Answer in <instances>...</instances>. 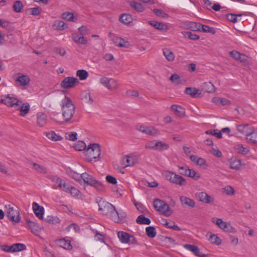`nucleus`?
Segmentation results:
<instances>
[{"label":"nucleus","mask_w":257,"mask_h":257,"mask_svg":"<svg viewBox=\"0 0 257 257\" xmlns=\"http://www.w3.org/2000/svg\"><path fill=\"white\" fill-rule=\"evenodd\" d=\"M1 102L9 107H14L16 110H19V115L23 117L25 116L30 111V106L28 102L24 103L21 100L15 97H10L9 95L1 99Z\"/></svg>","instance_id":"obj_1"},{"label":"nucleus","mask_w":257,"mask_h":257,"mask_svg":"<svg viewBox=\"0 0 257 257\" xmlns=\"http://www.w3.org/2000/svg\"><path fill=\"white\" fill-rule=\"evenodd\" d=\"M63 118L66 123H71L75 113L76 106L70 97L65 95L61 101Z\"/></svg>","instance_id":"obj_2"},{"label":"nucleus","mask_w":257,"mask_h":257,"mask_svg":"<svg viewBox=\"0 0 257 257\" xmlns=\"http://www.w3.org/2000/svg\"><path fill=\"white\" fill-rule=\"evenodd\" d=\"M84 154L88 162H92L93 159L96 160V161H99V156L101 154L99 144L94 143L89 145L87 149L84 151Z\"/></svg>","instance_id":"obj_3"},{"label":"nucleus","mask_w":257,"mask_h":257,"mask_svg":"<svg viewBox=\"0 0 257 257\" xmlns=\"http://www.w3.org/2000/svg\"><path fill=\"white\" fill-rule=\"evenodd\" d=\"M97 202L99 206V210L104 215H106L112 220V216L114 213L115 207L108 202L103 200L101 198L97 199Z\"/></svg>","instance_id":"obj_4"},{"label":"nucleus","mask_w":257,"mask_h":257,"mask_svg":"<svg viewBox=\"0 0 257 257\" xmlns=\"http://www.w3.org/2000/svg\"><path fill=\"white\" fill-rule=\"evenodd\" d=\"M163 175L166 180L176 185L185 186L187 184V181L184 177L173 172L165 171L163 173Z\"/></svg>","instance_id":"obj_5"},{"label":"nucleus","mask_w":257,"mask_h":257,"mask_svg":"<svg viewBox=\"0 0 257 257\" xmlns=\"http://www.w3.org/2000/svg\"><path fill=\"white\" fill-rule=\"evenodd\" d=\"M153 204L155 209L162 214L166 216H169L172 214V211L170 209L168 204L164 201L159 199H155Z\"/></svg>","instance_id":"obj_6"},{"label":"nucleus","mask_w":257,"mask_h":257,"mask_svg":"<svg viewBox=\"0 0 257 257\" xmlns=\"http://www.w3.org/2000/svg\"><path fill=\"white\" fill-rule=\"evenodd\" d=\"M212 220L214 223L216 224L220 229L223 230L224 231L232 233L236 232L235 228L231 225L230 223H227L223 221L220 218H213Z\"/></svg>","instance_id":"obj_7"},{"label":"nucleus","mask_w":257,"mask_h":257,"mask_svg":"<svg viewBox=\"0 0 257 257\" xmlns=\"http://www.w3.org/2000/svg\"><path fill=\"white\" fill-rule=\"evenodd\" d=\"M5 207L8 208L7 217L8 218L15 223L19 222L21 217L19 211L14 209V208L11 205H6Z\"/></svg>","instance_id":"obj_8"},{"label":"nucleus","mask_w":257,"mask_h":257,"mask_svg":"<svg viewBox=\"0 0 257 257\" xmlns=\"http://www.w3.org/2000/svg\"><path fill=\"white\" fill-rule=\"evenodd\" d=\"M77 78L73 77H65L61 82V87L64 89H69L74 87L79 83Z\"/></svg>","instance_id":"obj_9"},{"label":"nucleus","mask_w":257,"mask_h":257,"mask_svg":"<svg viewBox=\"0 0 257 257\" xmlns=\"http://www.w3.org/2000/svg\"><path fill=\"white\" fill-rule=\"evenodd\" d=\"M100 83L109 90H114L118 87L116 81L112 78L102 77L100 80Z\"/></svg>","instance_id":"obj_10"},{"label":"nucleus","mask_w":257,"mask_h":257,"mask_svg":"<svg viewBox=\"0 0 257 257\" xmlns=\"http://www.w3.org/2000/svg\"><path fill=\"white\" fill-rule=\"evenodd\" d=\"M139 131L144 134H146L151 136H156L160 134L158 130L153 126H147L145 125H141Z\"/></svg>","instance_id":"obj_11"},{"label":"nucleus","mask_w":257,"mask_h":257,"mask_svg":"<svg viewBox=\"0 0 257 257\" xmlns=\"http://www.w3.org/2000/svg\"><path fill=\"white\" fill-rule=\"evenodd\" d=\"M145 147L146 148H150L159 151H163L168 150L169 146L168 144L162 141H158L155 143L154 146H150L146 145Z\"/></svg>","instance_id":"obj_12"},{"label":"nucleus","mask_w":257,"mask_h":257,"mask_svg":"<svg viewBox=\"0 0 257 257\" xmlns=\"http://www.w3.org/2000/svg\"><path fill=\"white\" fill-rule=\"evenodd\" d=\"M254 128L248 124H240L237 126V131L242 134L245 135L248 137Z\"/></svg>","instance_id":"obj_13"},{"label":"nucleus","mask_w":257,"mask_h":257,"mask_svg":"<svg viewBox=\"0 0 257 257\" xmlns=\"http://www.w3.org/2000/svg\"><path fill=\"white\" fill-rule=\"evenodd\" d=\"M184 247L186 249L192 251L196 256L198 257H208L207 254L201 252L199 248L196 245L186 244L184 245Z\"/></svg>","instance_id":"obj_14"},{"label":"nucleus","mask_w":257,"mask_h":257,"mask_svg":"<svg viewBox=\"0 0 257 257\" xmlns=\"http://www.w3.org/2000/svg\"><path fill=\"white\" fill-rule=\"evenodd\" d=\"M32 206L33 211L36 216L39 219L42 220L43 219V215L44 214V209L43 207L39 205L36 202H33Z\"/></svg>","instance_id":"obj_15"},{"label":"nucleus","mask_w":257,"mask_h":257,"mask_svg":"<svg viewBox=\"0 0 257 257\" xmlns=\"http://www.w3.org/2000/svg\"><path fill=\"white\" fill-rule=\"evenodd\" d=\"M149 23L156 29L162 31L164 32H166L169 30L167 25L163 23L158 22L155 21H151L149 22Z\"/></svg>","instance_id":"obj_16"},{"label":"nucleus","mask_w":257,"mask_h":257,"mask_svg":"<svg viewBox=\"0 0 257 257\" xmlns=\"http://www.w3.org/2000/svg\"><path fill=\"white\" fill-rule=\"evenodd\" d=\"M47 122V115L42 112H39L37 114V124L40 127H43Z\"/></svg>","instance_id":"obj_17"},{"label":"nucleus","mask_w":257,"mask_h":257,"mask_svg":"<svg viewBox=\"0 0 257 257\" xmlns=\"http://www.w3.org/2000/svg\"><path fill=\"white\" fill-rule=\"evenodd\" d=\"M126 216L125 212L122 211L118 212L115 209L113 215L112 216V220L116 223H121Z\"/></svg>","instance_id":"obj_18"},{"label":"nucleus","mask_w":257,"mask_h":257,"mask_svg":"<svg viewBox=\"0 0 257 257\" xmlns=\"http://www.w3.org/2000/svg\"><path fill=\"white\" fill-rule=\"evenodd\" d=\"M197 197L200 201L204 203L209 204L213 201V198L205 192L199 193Z\"/></svg>","instance_id":"obj_19"},{"label":"nucleus","mask_w":257,"mask_h":257,"mask_svg":"<svg viewBox=\"0 0 257 257\" xmlns=\"http://www.w3.org/2000/svg\"><path fill=\"white\" fill-rule=\"evenodd\" d=\"M171 108L176 115L180 117H183L185 116V109L180 105L173 104L172 105Z\"/></svg>","instance_id":"obj_20"},{"label":"nucleus","mask_w":257,"mask_h":257,"mask_svg":"<svg viewBox=\"0 0 257 257\" xmlns=\"http://www.w3.org/2000/svg\"><path fill=\"white\" fill-rule=\"evenodd\" d=\"M180 200L182 205L190 207H194L195 206V202L193 199L186 196H180Z\"/></svg>","instance_id":"obj_21"},{"label":"nucleus","mask_w":257,"mask_h":257,"mask_svg":"<svg viewBox=\"0 0 257 257\" xmlns=\"http://www.w3.org/2000/svg\"><path fill=\"white\" fill-rule=\"evenodd\" d=\"M199 90L192 87H187L185 90V93L190 95L193 98H198L202 96L201 93H199Z\"/></svg>","instance_id":"obj_22"},{"label":"nucleus","mask_w":257,"mask_h":257,"mask_svg":"<svg viewBox=\"0 0 257 257\" xmlns=\"http://www.w3.org/2000/svg\"><path fill=\"white\" fill-rule=\"evenodd\" d=\"M81 178L83 180L85 184L90 185L95 179L94 177L86 172L82 173L80 175Z\"/></svg>","instance_id":"obj_23"},{"label":"nucleus","mask_w":257,"mask_h":257,"mask_svg":"<svg viewBox=\"0 0 257 257\" xmlns=\"http://www.w3.org/2000/svg\"><path fill=\"white\" fill-rule=\"evenodd\" d=\"M117 236L120 241L123 243H128L130 234L122 231H119L117 232Z\"/></svg>","instance_id":"obj_24"},{"label":"nucleus","mask_w":257,"mask_h":257,"mask_svg":"<svg viewBox=\"0 0 257 257\" xmlns=\"http://www.w3.org/2000/svg\"><path fill=\"white\" fill-rule=\"evenodd\" d=\"M90 186L93 187L98 192H103L105 189V186L102 182L96 179L94 180Z\"/></svg>","instance_id":"obj_25"},{"label":"nucleus","mask_w":257,"mask_h":257,"mask_svg":"<svg viewBox=\"0 0 257 257\" xmlns=\"http://www.w3.org/2000/svg\"><path fill=\"white\" fill-rule=\"evenodd\" d=\"M202 90L207 93H213L215 92V87L210 82H204L202 85Z\"/></svg>","instance_id":"obj_26"},{"label":"nucleus","mask_w":257,"mask_h":257,"mask_svg":"<svg viewBox=\"0 0 257 257\" xmlns=\"http://www.w3.org/2000/svg\"><path fill=\"white\" fill-rule=\"evenodd\" d=\"M59 245L66 249H71L72 248V246L71 244V242L69 240H66L65 238H62L58 240Z\"/></svg>","instance_id":"obj_27"},{"label":"nucleus","mask_w":257,"mask_h":257,"mask_svg":"<svg viewBox=\"0 0 257 257\" xmlns=\"http://www.w3.org/2000/svg\"><path fill=\"white\" fill-rule=\"evenodd\" d=\"M119 20L122 23L125 25H129L133 21V18L131 15L127 14H122Z\"/></svg>","instance_id":"obj_28"},{"label":"nucleus","mask_w":257,"mask_h":257,"mask_svg":"<svg viewBox=\"0 0 257 257\" xmlns=\"http://www.w3.org/2000/svg\"><path fill=\"white\" fill-rule=\"evenodd\" d=\"M241 166V161L236 158H232L230 161V167L232 169L239 170Z\"/></svg>","instance_id":"obj_29"},{"label":"nucleus","mask_w":257,"mask_h":257,"mask_svg":"<svg viewBox=\"0 0 257 257\" xmlns=\"http://www.w3.org/2000/svg\"><path fill=\"white\" fill-rule=\"evenodd\" d=\"M48 178L55 184L53 187L54 189H57L58 187L61 186V182L62 179L59 177L54 175H50L48 176Z\"/></svg>","instance_id":"obj_30"},{"label":"nucleus","mask_w":257,"mask_h":257,"mask_svg":"<svg viewBox=\"0 0 257 257\" xmlns=\"http://www.w3.org/2000/svg\"><path fill=\"white\" fill-rule=\"evenodd\" d=\"M46 136L49 139L53 141H61L63 139L61 136L57 135L54 131L46 133Z\"/></svg>","instance_id":"obj_31"},{"label":"nucleus","mask_w":257,"mask_h":257,"mask_svg":"<svg viewBox=\"0 0 257 257\" xmlns=\"http://www.w3.org/2000/svg\"><path fill=\"white\" fill-rule=\"evenodd\" d=\"M136 222L139 224L149 225L151 223V220L149 218L146 217L144 215H141L137 218Z\"/></svg>","instance_id":"obj_32"},{"label":"nucleus","mask_w":257,"mask_h":257,"mask_svg":"<svg viewBox=\"0 0 257 257\" xmlns=\"http://www.w3.org/2000/svg\"><path fill=\"white\" fill-rule=\"evenodd\" d=\"M53 26L57 30H63L67 27L63 21L59 20L55 21Z\"/></svg>","instance_id":"obj_33"},{"label":"nucleus","mask_w":257,"mask_h":257,"mask_svg":"<svg viewBox=\"0 0 257 257\" xmlns=\"http://www.w3.org/2000/svg\"><path fill=\"white\" fill-rule=\"evenodd\" d=\"M163 54L168 61H172L174 60V55L170 49L167 48L164 49Z\"/></svg>","instance_id":"obj_34"},{"label":"nucleus","mask_w":257,"mask_h":257,"mask_svg":"<svg viewBox=\"0 0 257 257\" xmlns=\"http://www.w3.org/2000/svg\"><path fill=\"white\" fill-rule=\"evenodd\" d=\"M246 139L248 143L257 145V132L252 131L251 134L246 137Z\"/></svg>","instance_id":"obj_35"},{"label":"nucleus","mask_w":257,"mask_h":257,"mask_svg":"<svg viewBox=\"0 0 257 257\" xmlns=\"http://www.w3.org/2000/svg\"><path fill=\"white\" fill-rule=\"evenodd\" d=\"M130 6L138 12H142L144 10V7L142 4L135 1L130 3Z\"/></svg>","instance_id":"obj_36"},{"label":"nucleus","mask_w":257,"mask_h":257,"mask_svg":"<svg viewBox=\"0 0 257 257\" xmlns=\"http://www.w3.org/2000/svg\"><path fill=\"white\" fill-rule=\"evenodd\" d=\"M30 80L29 77L27 75H22L17 79V81L23 86L27 85L29 83Z\"/></svg>","instance_id":"obj_37"},{"label":"nucleus","mask_w":257,"mask_h":257,"mask_svg":"<svg viewBox=\"0 0 257 257\" xmlns=\"http://www.w3.org/2000/svg\"><path fill=\"white\" fill-rule=\"evenodd\" d=\"M201 25L200 23L191 22L189 23L188 27L191 31H200Z\"/></svg>","instance_id":"obj_38"},{"label":"nucleus","mask_w":257,"mask_h":257,"mask_svg":"<svg viewBox=\"0 0 257 257\" xmlns=\"http://www.w3.org/2000/svg\"><path fill=\"white\" fill-rule=\"evenodd\" d=\"M76 75L81 80H84L88 77V73L87 71L83 69L78 70L76 72Z\"/></svg>","instance_id":"obj_39"},{"label":"nucleus","mask_w":257,"mask_h":257,"mask_svg":"<svg viewBox=\"0 0 257 257\" xmlns=\"http://www.w3.org/2000/svg\"><path fill=\"white\" fill-rule=\"evenodd\" d=\"M208 240L212 244L220 245L221 243V239L215 234H211Z\"/></svg>","instance_id":"obj_40"},{"label":"nucleus","mask_w":257,"mask_h":257,"mask_svg":"<svg viewBox=\"0 0 257 257\" xmlns=\"http://www.w3.org/2000/svg\"><path fill=\"white\" fill-rule=\"evenodd\" d=\"M234 149L238 153L241 154L243 155L247 154L249 150L247 148L243 147L241 145H237L234 147Z\"/></svg>","instance_id":"obj_41"},{"label":"nucleus","mask_w":257,"mask_h":257,"mask_svg":"<svg viewBox=\"0 0 257 257\" xmlns=\"http://www.w3.org/2000/svg\"><path fill=\"white\" fill-rule=\"evenodd\" d=\"M146 232L148 237L154 238L156 235V229L153 226H148L146 229Z\"/></svg>","instance_id":"obj_42"},{"label":"nucleus","mask_w":257,"mask_h":257,"mask_svg":"<svg viewBox=\"0 0 257 257\" xmlns=\"http://www.w3.org/2000/svg\"><path fill=\"white\" fill-rule=\"evenodd\" d=\"M200 32L214 34L216 32V31L212 27H210L207 25H202Z\"/></svg>","instance_id":"obj_43"},{"label":"nucleus","mask_w":257,"mask_h":257,"mask_svg":"<svg viewBox=\"0 0 257 257\" xmlns=\"http://www.w3.org/2000/svg\"><path fill=\"white\" fill-rule=\"evenodd\" d=\"M23 5L20 1H16L13 5V10L16 13H20L23 8Z\"/></svg>","instance_id":"obj_44"},{"label":"nucleus","mask_w":257,"mask_h":257,"mask_svg":"<svg viewBox=\"0 0 257 257\" xmlns=\"http://www.w3.org/2000/svg\"><path fill=\"white\" fill-rule=\"evenodd\" d=\"M187 171L188 174L186 176L193 178L196 180H197L200 178V174L194 170L189 168V170Z\"/></svg>","instance_id":"obj_45"},{"label":"nucleus","mask_w":257,"mask_h":257,"mask_svg":"<svg viewBox=\"0 0 257 257\" xmlns=\"http://www.w3.org/2000/svg\"><path fill=\"white\" fill-rule=\"evenodd\" d=\"M27 225L33 233L37 232L39 230V226L34 222L30 220H27Z\"/></svg>","instance_id":"obj_46"},{"label":"nucleus","mask_w":257,"mask_h":257,"mask_svg":"<svg viewBox=\"0 0 257 257\" xmlns=\"http://www.w3.org/2000/svg\"><path fill=\"white\" fill-rule=\"evenodd\" d=\"M62 18L68 21L75 22V18L72 13L65 12L62 14Z\"/></svg>","instance_id":"obj_47"},{"label":"nucleus","mask_w":257,"mask_h":257,"mask_svg":"<svg viewBox=\"0 0 257 257\" xmlns=\"http://www.w3.org/2000/svg\"><path fill=\"white\" fill-rule=\"evenodd\" d=\"M33 166L35 170L40 173L46 174L47 172V169L43 166L38 164L36 163H33Z\"/></svg>","instance_id":"obj_48"},{"label":"nucleus","mask_w":257,"mask_h":257,"mask_svg":"<svg viewBox=\"0 0 257 257\" xmlns=\"http://www.w3.org/2000/svg\"><path fill=\"white\" fill-rule=\"evenodd\" d=\"M153 12L158 17H160L162 18H168L169 17L168 14L165 13L162 10L155 9L153 10Z\"/></svg>","instance_id":"obj_49"},{"label":"nucleus","mask_w":257,"mask_h":257,"mask_svg":"<svg viewBox=\"0 0 257 257\" xmlns=\"http://www.w3.org/2000/svg\"><path fill=\"white\" fill-rule=\"evenodd\" d=\"M169 80L173 83L180 84L181 83L180 77L177 74H173L170 77Z\"/></svg>","instance_id":"obj_50"},{"label":"nucleus","mask_w":257,"mask_h":257,"mask_svg":"<svg viewBox=\"0 0 257 257\" xmlns=\"http://www.w3.org/2000/svg\"><path fill=\"white\" fill-rule=\"evenodd\" d=\"M82 99H83L87 103L92 104L93 102V100L91 96L90 93L84 92L83 93Z\"/></svg>","instance_id":"obj_51"},{"label":"nucleus","mask_w":257,"mask_h":257,"mask_svg":"<svg viewBox=\"0 0 257 257\" xmlns=\"http://www.w3.org/2000/svg\"><path fill=\"white\" fill-rule=\"evenodd\" d=\"M108 38L110 39L111 41L113 42V43L116 46H118V44L120 40V37L116 36L114 34L110 32L108 34Z\"/></svg>","instance_id":"obj_52"},{"label":"nucleus","mask_w":257,"mask_h":257,"mask_svg":"<svg viewBox=\"0 0 257 257\" xmlns=\"http://www.w3.org/2000/svg\"><path fill=\"white\" fill-rule=\"evenodd\" d=\"M74 148L76 150L82 151L86 150V145L85 143L83 141H79L77 144H75Z\"/></svg>","instance_id":"obj_53"},{"label":"nucleus","mask_w":257,"mask_h":257,"mask_svg":"<svg viewBox=\"0 0 257 257\" xmlns=\"http://www.w3.org/2000/svg\"><path fill=\"white\" fill-rule=\"evenodd\" d=\"M241 16V15H237L233 14H228L226 15V18L227 20L235 23L237 22V17Z\"/></svg>","instance_id":"obj_54"},{"label":"nucleus","mask_w":257,"mask_h":257,"mask_svg":"<svg viewBox=\"0 0 257 257\" xmlns=\"http://www.w3.org/2000/svg\"><path fill=\"white\" fill-rule=\"evenodd\" d=\"M185 36L193 40H198L200 38L199 35L192 33L191 32H186L185 34Z\"/></svg>","instance_id":"obj_55"},{"label":"nucleus","mask_w":257,"mask_h":257,"mask_svg":"<svg viewBox=\"0 0 257 257\" xmlns=\"http://www.w3.org/2000/svg\"><path fill=\"white\" fill-rule=\"evenodd\" d=\"M61 186L58 187L59 188H61L64 191H65L66 192H68L70 187H71V185L69 184L66 183L64 181L62 180V181L61 182Z\"/></svg>","instance_id":"obj_56"},{"label":"nucleus","mask_w":257,"mask_h":257,"mask_svg":"<svg viewBox=\"0 0 257 257\" xmlns=\"http://www.w3.org/2000/svg\"><path fill=\"white\" fill-rule=\"evenodd\" d=\"M65 137L66 139L74 141L77 140V133L75 132H72L70 134H66Z\"/></svg>","instance_id":"obj_57"},{"label":"nucleus","mask_w":257,"mask_h":257,"mask_svg":"<svg viewBox=\"0 0 257 257\" xmlns=\"http://www.w3.org/2000/svg\"><path fill=\"white\" fill-rule=\"evenodd\" d=\"M179 173L181 175H184L186 176L188 174V170H189V167L187 166H179Z\"/></svg>","instance_id":"obj_58"},{"label":"nucleus","mask_w":257,"mask_h":257,"mask_svg":"<svg viewBox=\"0 0 257 257\" xmlns=\"http://www.w3.org/2000/svg\"><path fill=\"white\" fill-rule=\"evenodd\" d=\"M14 245L16 252L24 250L26 249V246L24 244L17 243H15Z\"/></svg>","instance_id":"obj_59"},{"label":"nucleus","mask_w":257,"mask_h":257,"mask_svg":"<svg viewBox=\"0 0 257 257\" xmlns=\"http://www.w3.org/2000/svg\"><path fill=\"white\" fill-rule=\"evenodd\" d=\"M106 180L109 183L116 184L117 183L116 179L112 176L107 175L105 177Z\"/></svg>","instance_id":"obj_60"},{"label":"nucleus","mask_w":257,"mask_h":257,"mask_svg":"<svg viewBox=\"0 0 257 257\" xmlns=\"http://www.w3.org/2000/svg\"><path fill=\"white\" fill-rule=\"evenodd\" d=\"M211 153L216 157L220 158L222 154L220 150L217 149L212 148L211 150Z\"/></svg>","instance_id":"obj_61"},{"label":"nucleus","mask_w":257,"mask_h":257,"mask_svg":"<svg viewBox=\"0 0 257 257\" xmlns=\"http://www.w3.org/2000/svg\"><path fill=\"white\" fill-rule=\"evenodd\" d=\"M230 56L235 60H237L239 57L240 56L241 53L235 51H231L229 52Z\"/></svg>","instance_id":"obj_62"},{"label":"nucleus","mask_w":257,"mask_h":257,"mask_svg":"<svg viewBox=\"0 0 257 257\" xmlns=\"http://www.w3.org/2000/svg\"><path fill=\"white\" fill-rule=\"evenodd\" d=\"M129 44L127 41H125L122 38H120V40L118 44V46L119 47L127 48Z\"/></svg>","instance_id":"obj_63"},{"label":"nucleus","mask_w":257,"mask_h":257,"mask_svg":"<svg viewBox=\"0 0 257 257\" xmlns=\"http://www.w3.org/2000/svg\"><path fill=\"white\" fill-rule=\"evenodd\" d=\"M68 192L73 196L76 197L79 195V191L74 187L71 186Z\"/></svg>","instance_id":"obj_64"}]
</instances>
